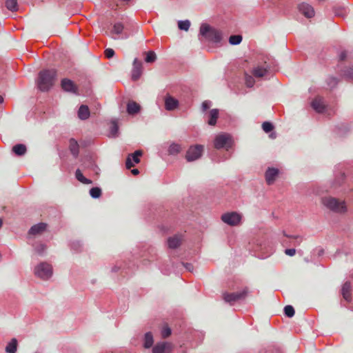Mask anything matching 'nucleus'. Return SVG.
Returning a JSON list of instances; mask_svg holds the SVG:
<instances>
[{"label":"nucleus","instance_id":"obj_1","mask_svg":"<svg viewBox=\"0 0 353 353\" xmlns=\"http://www.w3.org/2000/svg\"><path fill=\"white\" fill-rule=\"evenodd\" d=\"M199 39L213 42L220 43L223 39V32L221 30L210 26L207 23H203L201 24L199 33Z\"/></svg>","mask_w":353,"mask_h":353},{"label":"nucleus","instance_id":"obj_2","mask_svg":"<svg viewBox=\"0 0 353 353\" xmlns=\"http://www.w3.org/2000/svg\"><path fill=\"white\" fill-rule=\"evenodd\" d=\"M56 79V70H43L38 75L37 81V87L42 92L48 91L54 85Z\"/></svg>","mask_w":353,"mask_h":353},{"label":"nucleus","instance_id":"obj_3","mask_svg":"<svg viewBox=\"0 0 353 353\" xmlns=\"http://www.w3.org/2000/svg\"><path fill=\"white\" fill-rule=\"evenodd\" d=\"M321 202L326 208L335 213H345L347 211L344 201L331 196H325L322 198Z\"/></svg>","mask_w":353,"mask_h":353},{"label":"nucleus","instance_id":"obj_4","mask_svg":"<svg viewBox=\"0 0 353 353\" xmlns=\"http://www.w3.org/2000/svg\"><path fill=\"white\" fill-rule=\"evenodd\" d=\"M34 274L40 279L47 280L50 278L52 274V266L47 263L42 262L35 267Z\"/></svg>","mask_w":353,"mask_h":353},{"label":"nucleus","instance_id":"obj_5","mask_svg":"<svg viewBox=\"0 0 353 353\" xmlns=\"http://www.w3.org/2000/svg\"><path fill=\"white\" fill-rule=\"evenodd\" d=\"M203 151V146L201 145L190 146L186 152L185 159L189 162L195 161L201 157Z\"/></svg>","mask_w":353,"mask_h":353},{"label":"nucleus","instance_id":"obj_6","mask_svg":"<svg viewBox=\"0 0 353 353\" xmlns=\"http://www.w3.org/2000/svg\"><path fill=\"white\" fill-rule=\"evenodd\" d=\"M248 294V290L244 289L241 292L228 293L225 292L223 294V299L226 303L232 304L233 303L244 299Z\"/></svg>","mask_w":353,"mask_h":353},{"label":"nucleus","instance_id":"obj_7","mask_svg":"<svg viewBox=\"0 0 353 353\" xmlns=\"http://www.w3.org/2000/svg\"><path fill=\"white\" fill-rule=\"evenodd\" d=\"M241 219V216L236 212L225 213L221 216V220L229 225H237Z\"/></svg>","mask_w":353,"mask_h":353},{"label":"nucleus","instance_id":"obj_8","mask_svg":"<svg viewBox=\"0 0 353 353\" xmlns=\"http://www.w3.org/2000/svg\"><path fill=\"white\" fill-rule=\"evenodd\" d=\"M143 74V63L137 58L133 61L132 69L131 71V78L133 81H137Z\"/></svg>","mask_w":353,"mask_h":353},{"label":"nucleus","instance_id":"obj_9","mask_svg":"<svg viewBox=\"0 0 353 353\" xmlns=\"http://www.w3.org/2000/svg\"><path fill=\"white\" fill-rule=\"evenodd\" d=\"M231 138L230 136L226 134H219L214 139V148L221 149L224 147H229L230 145Z\"/></svg>","mask_w":353,"mask_h":353},{"label":"nucleus","instance_id":"obj_10","mask_svg":"<svg viewBox=\"0 0 353 353\" xmlns=\"http://www.w3.org/2000/svg\"><path fill=\"white\" fill-rule=\"evenodd\" d=\"M298 9L299 11L307 18H312L315 14L313 7L306 3H301L299 4Z\"/></svg>","mask_w":353,"mask_h":353},{"label":"nucleus","instance_id":"obj_11","mask_svg":"<svg viewBox=\"0 0 353 353\" xmlns=\"http://www.w3.org/2000/svg\"><path fill=\"white\" fill-rule=\"evenodd\" d=\"M172 345L168 342H161L157 343L152 349V353H170Z\"/></svg>","mask_w":353,"mask_h":353},{"label":"nucleus","instance_id":"obj_12","mask_svg":"<svg viewBox=\"0 0 353 353\" xmlns=\"http://www.w3.org/2000/svg\"><path fill=\"white\" fill-rule=\"evenodd\" d=\"M61 85L62 89L68 92L77 93L78 88L77 85L70 79H63L61 80Z\"/></svg>","mask_w":353,"mask_h":353},{"label":"nucleus","instance_id":"obj_13","mask_svg":"<svg viewBox=\"0 0 353 353\" xmlns=\"http://www.w3.org/2000/svg\"><path fill=\"white\" fill-rule=\"evenodd\" d=\"M279 174L278 169L269 168L265 172V180L268 185H272L274 183L276 177Z\"/></svg>","mask_w":353,"mask_h":353},{"label":"nucleus","instance_id":"obj_14","mask_svg":"<svg viewBox=\"0 0 353 353\" xmlns=\"http://www.w3.org/2000/svg\"><path fill=\"white\" fill-rule=\"evenodd\" d=\"M179 105V101L174 97L168 95L165 98V108L167 110L172 111L175 110Z\"/></svg>","mask_w":353,"mask_h":353},{"label":"nucleus","instance_id":"obj_15","mask_svg":"<svg viewBox=\"0 0 353 353\" xmlns=\"http://www.w3.org/2000/svg\"><path fill=\"white\" fill-rule=\"evenodd\" d=\"M352 286L350 281H346L342 286L341 294L343 299L347 301H350L352 299L351 294Z\"/></svg>","mask_w":353,"mask_h":353},{"label":"nucleus","instance_id":"obj_16","mask_svg":"<svg viewBox=\"0 0 353 353\" xmlns=\"http://www.w3.org/2000/svg\"><path fill=\"white\" fill-rule=\"evenodd\" d=\"M182 242V236L180 234H176L168 239V247L172 249L178 248Z\"/></svg>","mask_w":353,"mask_h":353},{"label":"nucleus","instance_id":"obj_17","mask_svg":"<svg viewBox=\"0 0 353 353\" xmlns=\"http://www.w3.org/2000/svg\"><path fill=\"white\" fill-rule=\"evenodd\" d=\"M47 225L44 223H40L31 227L29 230L30 234H39L44 232L46 229Z\"/></svg>","mask_w":353,"mask_h":353},{"label":"nucleus","instance_id":"obj_18","mask_svg":"<svg viewBox=\"0 0 353 353\" xmlns=\"http://www.w3.org/2000/svg\"><path fill=\"white\" fill-rule=\"evenodd\" d=\"M268 72V66H257L252 70V74L254 77L261 78L266 75Z\"/></svg>","mask_w":353,"mask_h":353},{"label":"nucleus","instance_id":"obj_19","mask_svg":"<svg viewBox=\"0 0 353 353\" xmlns=\"http://www.w3.org/2000/svg\"><path fill=\"white\" fill-rule=\"evenodd\" d=\"M312 106L318 112H322L325 110V105L321 97L315 98L312 102Z\"/></svg>","mask_w":353,"mask_h":353},{"label":"nucleus","instance_id":"obj_20","mask_svg":"<svg viewBox=\"0 0 353 353\" xmlns=\"http://www.w3.org/2000/svg\"><path fill=\"white\" fill-rule=\"evenodd\" d=\"M18 347V341L16 338H12L7 344L5 351L6 353H16Z\"/></svg>","mask_w":353,"mask_h":353},{"label":"nucleus","instance_id":"obj_21","mask_svg":"<svg viewBox=\"0 0 353 353\" xmlns=\"http://www.w3.org/2000/svg\"><path fill=\"white\" fill-rule=\"evenodd\" d=\"M140 108V105L135 101H129L127 104V112L129 114L138 113Z\"/></svg>","mask_w":353,"mask_h":353},{"label":"nucleus","instance_id":"obj_22","mask_svg":"<svg viewBox=\"0 0 353 353\" xmlns=\"http://www.w3.org/2000/svg\"><path fill=\"white\" fill-rule=\"evenodd\" d=\"M78 117L81 120H85L90 117V110L85 105H81L78 110Z\"/></svg>","mask_w":353,"mask_h":353},{"label":"nucleus","instance_id":"obj_23","mask_svg":"<svg viewBox=\"0 0 353 353\" xmlns=\"http://www.w3.org/2000/svg\"><path fill=\"white\" fill-rule=\"evenodd\" d=\"M69 148H70L71 153L75 157H77L79 154V144L75 139H71L70 140Z\"/></svg>","mask_w":353,"mask_h":353},{"label":"nucleus","instance_id":"obj_24","mask_svg":"<svg viewBox=\"0 0 353 353\" xmlns=\"http://www.w3.org/2000/svg\"><path fill=\"white\" fill-rule=\"evenodd\" d=\"M219 117V110L217 109H212L210 112V119L208 124L210 125H214L216 123V120Z\"/></svg>","mask_w":353,"mask_h":353},{"label":"nucleus","instance_id":"obj_25","mask_svg":"<svg viewBox=\"0 0 353 353\" xmlns=\"http://www.w3.org/2000/svg\"><path fill=\"white\" fill-rule=\"evenodd\" d=\"M182 148L180 144L172 143L168 148V153L171 155H176L181 152Z\"/></svg>","mask_w":353,"mask_h":353},{"label":"nucleus","instance_id":"obj_26","mask_svg":"<svg viewBox=\"0 0 353 353\" xmlns=\"http://www.w3.org/2000/svg\"><path fill=\"white\" fill-rule=\"evenodd\" d=\"M76 179L83 184H91L92 181L87 178H85L81 171L79 169H77L75 172Z\"/></svg>","mask_w":353,"mask_h":353},{"label":"nucleus","instance_id":"obj_27","mask_svg":"<svg viewBox=\"0 0 353 353\" xmlns=\"http://www.w3.org/2000/svg\"><path fill=\"white\" fill-rule=\"evenodd\" d=\"M12 151L17 155L21 156L26 152V147L23 144H17L12 148Z\"/></svg>","mask_w":353,"mask_h":353},{"label":"nucleus","instance_id":"obj_28","mask_svg":"<svg viewBox=\"0 0 353 353\" xmlns=\"http://www.w3.org/2000/svg\"><path fill=\"white\" fill-rule=\"evenodd\" d=\"M6 6L10 11H16L18 7L17 0H6Z\"/></svg>","mask_w":353,"mask_h":353},{"label":"nucleus","instance_id":"obj_29","mask_svg":"<svg viewBox=\"0 0 353 353\" xmlns=\"http://www.w3.org/2000/svg\"><path fill=\"white\" fill-rule=\"evenodd\" d=\"M146 54V57L145 58V61L146 63H153L157 59V55L154 51H148L147 52H145Z\"/></svg>","mask_w":353,"mask_h":353},{"label":"nucleus","instance_id":"obj_30","mask_svg":"<svg viewBox=\"0 0 353 353\" xmlns=\"http://www.w3.org/2000/svg\"><path fill=\"white\" fill-rule=\"evenodd\" d=\"M153 344V336L150 332H147L145 334V343L144 347L145 348H150Z\"/></svg>","mask_w":353,"mask_h":353},{"label":"nucleus","instance_id":"obj_31","mask_svg":"<svg viewBox=\"0 0 353 353\" xmlns=\"http://www.w3.org/2000/svg\"><path fill=\"white\" fill-rule=\"evenodd\" d=\"M190 27V21L189 20L179 21L178 28L181 30L188 31Z\"/></svg>","mask_w":353,"mask_h":353},{"label":"nucleus","instance_id":"obj_32","mask_svg":"<svg viewBox=\"0 0 353 353\" xmlns=\"http://www.w3.org/2000/svg\"><path fill=\"white\" fill-rule=\"evenodd\" d=\"M90 196L94 199L99 198L101 195V190L98 187H94L90 190Z\"/></svg>","mask_w":353,"mask_h":353},{"label":"nucleus","instance_id":"obj_33","mask_svg":"<svg viewBox=\"0 0 353 353\" xmlns=\"http://www.w3.org/2000/svg\"><path fill=\"white\" fill-rule=\"evenodd\" d=\"M242 41V36L240 34L232 35L229 39L230 44H239Z\"/></svg>","mask_w":353,"mask_h":353},{"label":"nucleus","instance_id":"obj_34","mask_svg":"<svg viewBox=\"0 0 353 353\" xmlns=\"http://www.w3.org/2000/svg\"><path fill=\"white\" fill-rule=\"evenodd\" d=\"M143 154V152L141 150H137L135 151L134 153L132 154H130V155H131V159L132 160H133V161L135 163H139L140 162V159L139 157Z\"/></svg>","mask_w":353,"mask_h":353},{"label":"nucleus","instance_id":"obj_35","mask_svg":"<svg viewBox=\"0 0 353 353\" xmlns=\"http://www.w3.org/2000/svg\"><path fill=\"white\" fill-rule=\"evenodd\" d=\"M119 130V126L117 124V122L116 121H112L111 123V127H110V133L112 136L115 137L117 136Z\"/></svg>","mask_w":353,"mask_h":353},{"label":"nucleus","instance_id":"obj_36","mask_svg":"<svg viewBox=\"0 0 353 353\" xmlns=\"http://www.w3.org/2000/svg\"><path fill=\"white\" fill-rule=\"evenodd\" d=\"M284 312L288 317H292L295 313L294 309L292 305H286L284 307Z\"/></svg>","mask_w":353,"mask_h":353},{"label":"nucleus","instance_id":"obj_37","mask_svg":"<svg viewBox=\"0 0 353 353\" xmlns=\"http://www.w3.org/2000/svg\"><path fill=\"white\" fill-rule=\"evenodd\" d=\"M123 26L121 23H117L113 26L112 33L119 34L123 31Z\"/></svg>","mask_w":353,"mask_h":353},{"label":"nucleus","instance_id":"obj_38","mask_svg":"<svg viewBox=\"0 0 353 353\" xmlns=\"http://www.w3.org/2000/svg\"><path fill=\"white\" fill-rule=\"evenodd\" d=\"M262 128L264 132H265L266 133H268L273 130L274 126L271 123H270L268 121H265L262 124Z\"/></svg>","mask_w":353,"mask_h":353},{"label":"nucleus","instance_id":"obj_39","mask_svg":"<svg viewBox=\"0 0 353 353\" xmlns=\"http://www.w3.org/2000/svg\"><path fill=\"white\" fill-rule=\"evenodd\" d=\"M171 333V329L168 325H165L161 330V336L163 339H166L170 336Z\"/></svg>","mask_w":353,"mask_h":353},{"label":"nucleus","instance_id":"obj_40","mask_svg":"<svg viewBox=\"0 0 353 353\" xmlns=\"http://www.w3.org/2000/svg\"><path fill=\"white\" fill-rule=\"evenodd\" d=\"M254 80L253 77L250 75H245V84L248 87L252 88L254 85Z\"/></svg>","mask_w":353,"mask_h":353},{"label":"nucleus","instance_id":"obj_41","mask_svg":"<svg viewBox=\"0 0 353 353\" xmlns=\"http://www.w3.org/2000/svg\"><path fill=\"white\" fill-rule=\"evenodd\" d=\"M104 54L106 58L108 59H110L112 58L114 54V51L113 49L112 48H107L105 51H104Z\"/></svg>","mask_w":353,"mask_h":353},{"label":"nucleus","instance_id":"obj_42","mask_svg":"<svg viewBox=\"0 0 353 353\" xmlns=\"http://www.w3.org/2000/svg\"><path fill=\"white\" fill-rule=\"evenodd\" d=\"M46 247L43 244H39L38 246L35 248V250L39 254H42L43 252L46 250Z\"/></svg>","mask_w":353,"mask_h":353},{"label":"nucleus","instance_id":"obj_43","mask_svg":"<svg viewBox=\"0 0 353 353\" xmlns=\"http://www.w3.org/2000/svg\"><path fill=\"white\" fill-rule=\"evenodd\" d=\"M125 166L127 169H130L134 166V164L132 163V160L131 159V155H128V158L125 161Z\"/></svg>","mask_w":353,"mask_h":353},{"label":"nucleus","instance_id":"obj_44","mask_svg":"<svg viewBox=\"0 0 353 353\" xmlns=\"http://www.w3.org/2000/svg\"><path fill=\"white\" fill-rule=\"evenodd\" d=\"M334 13H335L336 15H338V16H340V17H343L346 14V10L344 8H339V9H336V8L334 10Z\"/></svg>","mask_w":353,"mask_h":353},{"label":"nucleus","instance_id":"obj_45","mask_svg":"<svg viewBox=\"0 0 353 353\" xmlns=\"http://www.w3.org/2000/svg\"><path fill=\"white\" fill-rule=\"evenodd\" d=\"M285 254H287L288 256H294L296 254V250L294 249V248L286 249L285 250Z\"/></svg>","mask_w":353,"mask_h":353},{"label":"nucleus","instance_id":"obj_46","mask_svg":"<svg viewBox=\"0 0 353 353\" xmlns=\"http://www.w3.org/2000/svg\"><path fill=\"white\" fill-rule=\"evenodd\" d=\"M210 102L208 101H205L202 103V109L203 111H206L208 109L210 108Z\"/></svg>","mask_w":353,"mask_h":353},{"label":"nucleus","instance_id":"obj_47","mask_svg":"<svg viewBox=\"0 0 353 353\" xmlns=\"http://www.w3.org/2000/svg\"><path fill=\"white\" fill-rule=\"evenodd\" d=\"M346 75L350 78L353 79V65L347 70Z\"/></svg>","mask_w":353,"mask_h":353},{"label":"nucleus","instance_id":"obj_48","mask_svg":"<svg viewBox=\"0 0 353 353\" xmlns=\"http://www.w3.org/2000/svg\"><path fill=\"white\" fill-rule=\"evenodd\" d=\"M346 57H347V52L345 51L341 52V54H339V60L340 61L345 60Z\"/></svg>","mask_w":353,"mask_h":353},{"label":"nucleus","instance_id":"obj_49","mask_svg":"<svg viewBox=\"0 0 353 353\" xmlns=\"http://www.w3.org/2000/svg\"><path fill=\"white\" fill-rule=\"evenodd\" d=\"M185 267L187 270H188L190 272H192L193 270V265L190 263H186L185 265Z\"/></svg>","mask_w":353,"mask_h":353},{"label":"nucleus","instance_id":"obj_50","mask_svg":"<svg viewBox=\"0 0 353 353\" xmlns=\"http://www.w3.org/2000/svg\"><path fill=\"white\" fill-rule=\"evenodd\" d=\"M131 172L134 175H137V174H139V171L138 169H133V170H131Z\"/></svg>","mask_w":353,"mask_h":353},{"label":"nucleus","instance_id":"obj_51","mask_svg":"<svg viewBox=\"0 0 353 353\" xmlns=\"http://www.w3.org/2000/svg\"><path fill=\"white\" fill-rule=\"evenodd\" d=\"M285 236L287 237H289V238H294V239H296L299 237V236H288V234H285Z\"/></svg>","mask_w":353,"mask_h":353},{"label":"nucleus","instance_id":"obj_52","mask_svg":"<svg viewBox=\"0 0 353 353\" xmlns=\"http://www.w3.org/2000/svg\"><path fill=\"white\" fill-rule=\"evenodd\" d=\"M3 97L1 96H0V104L1 103H3Z\"/></svg>","mask_w":353,"mask_h":353},{"label":"nucleus","instance_id":"obj_53","mask_svg":"<svg viewBox=\"0 0 353 353\" xmlns=\"http://www.w3.org/2000/svg\"><path fill=\"white\" fill-rule=\"evenodd\" d=\"M2 224H3V221L2 220L0 219V228H1L2 226Z\"/></svg>","mask_w":353,"mask_h":353}]
</instances>
